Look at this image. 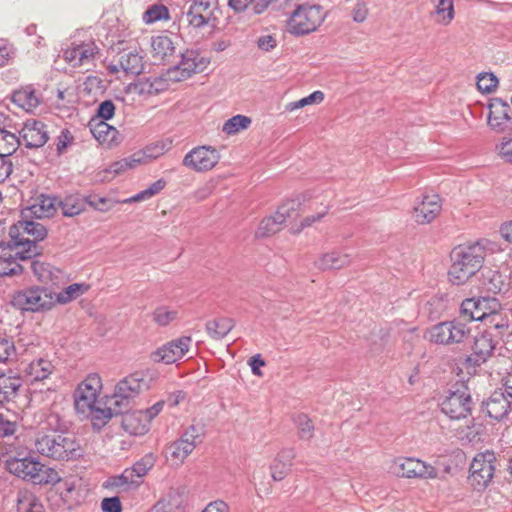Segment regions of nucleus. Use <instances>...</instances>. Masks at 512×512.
Returning <instances> with one entry per match:
<instances>
[{
    "label": "nucleus",
    "instance_id": "f257e3e1",
    "mask_svg": "<svg viewBox=\"0 0 512 512\" xmlns=\"http://www.w3.org/2000/svg\"><path fill=\"white\" fill-rule=\"evenodd\" d=\"M34 448L38 454L54 461L76 460L83 453L75 436L56 430L38 433Z\"/></svg>",
    "mask_w": 512,
    "mask_h": 512
},
{
    "label": "nucleus",
    "instance_id": "f03ea898",
    "mask_svg": "<svg viewBox=\"0 0 512 512\" xmlns=\"http://www.w3.org/2000/svg\"><path fill=\"white\" fill-rule=\"evenodd\" d=\"M9 235L16 247L15 258L30 260L42 253L39 242L47 236L46 227L35 220H21L10 227Z\"/></svg>",
    "mask_w": 512,
    "mask_h": 512
},
{
    "label": "nucleus",
    "instance_id": "7ed1b4c3",
    "mask_svg": "<svg viewBox=\"0 0 512 512\" xmlns=\"http://www.w3.org/2000/svg\"><path fill=\"white\" fill-rule=\"evenodd\" d=\"M5 466L9 473L33 484H55L60 481V476L54 468L47 467L32 455L9 457L5 461Z\"/></svg>",
    "mask_w": 512,
    "mask_h": 512
},
{
    "label": "nucleus",
    "instance_id": "20e7f679",
    "mask_svg": "<svg viewBox=\"0 0 512 512\" xmlns=\"http://www.w3.org/2000/svg\"><path fill=\"white\" fill-rule=\"evenodd\" d=\"M452 265L449 269L450 281L462 285L474 276L483 266L480 248L468 244L456 247L451 253Z\"/></svg>",
    "mask_w": 512,
    "mask_h": 512
},
{
    "label": "nucleus",
    "instance_id": "39448f33",
    "mask_svg": "<svg viewBox=\"0 0 512 512\" xmlns=\"http://www.w3.org/2000/svg\"><path fill=\"white\" fill-rule=\"evenodd\" d=\"M441 411L451 420L465 419L474 408L471 391L464 382H456L440 397Z\"/></svg>",
    "mask_w": 512,
    "mask_h": 512
},
{
    "label": "nucleus",
    "instance_id": "423d86ee",
    "mask_svg": "<svg viewBox=\"0 0 512 512\" xmlns=\"http://www.w3.org/2000/svg\"><path fill=\"white\" fill-rule=\"evenodd\" d=\"M471 326L461 318L442 321L429 328L427 338L442 346H459L471 338Z\"/></svg>",
    "mask_w": 512,
    "mask_h": 512
},
{
    "label": "nucleus",
    "instance_id": "0eeeda50",
    "mask_svg": "<svg viewBox=\"0 0 512 512\" xmlns=\"http://www.w3.org/2000/svg\"><path fill=\"white\" fill-rule=\"evenodd\" d=\"M14 308L25 312H45L55 306L54 291L44 286H30L14 292Z\"/></svg>",
    "mask_w": 512,
    "mask_h": 512
},
{
    "label": "nucleus",
    "instance_id": "6e6552de",
    "mask_svg": "<svg viewBox=\"0 0 512 512\" xmlns=\"http://www.w3.org/2000/svg\"><path fill=\"white\" fill-rule=\"evenodd\" d=\"M499 337L494 329L487 328L478 331L470 341V354L463 361L464 366L476 369L486 364L495 356Z\"/></svg>",
    "mask_w": 512,
    "mask_h": 512
},
{
    "label": "nucleus",
    "instance_id": "1a4fd4ad",
    "mask_svg": "<svg viewBox=\"0 0 512 512\" xmlns=\"http://www.w3.org/2000/svg\"><path fill=\"white\" fill-rule=\"evenodd\" d=\"M322 21L319 6L299 5L287 21V31L295 36L306 35L315 31Z\"/></svg>",
    "mask_w": 512,
    "mask_h": 512
},
{
    "label": "nucleus",
    "instance_id": "9d476101",
    "mask_svg": "<svg viewBox=\"0 0 512 512\" xmlns=\"http://www.w3.org/2000/svg\"><path fill=\"white\" fill-rule=\"evenodd\" d=\"M496 455L493 451L476 454L470 464L468 480L477 491L484 490L494 477L496 470Z\"/></svg>",
    "mask_w": 512,
    "mask_h": 512
},
{
    "label": "nucleus",
    "instance_id": "9b49d317",
    "mask_svg": "<svg viewBox=\"0 0 512 512\" xmlns=\"http://www.w3.org/2000/svg\"><path fill=\"white\" fill-rule=\"evenodd\" d=\"M501 309V304L494 297H473L462 301L460 315L471 321H485L488 319L493 324L494 316Z\"/></svg>",
    "mask_w": 512,
    "mask_h": 512
},
{
    "label": "nucleus",
    "instance_id": "f8f14e48",
    "mask_svg": "<svg viewBox=\"0 0 512 512\" xmlns=\"http://www.w3.org/2000/svg\"><path fill=\"white\" fill-rule=\"evenodd\" d=\"M102 389V380L97 373L89 374L80 382L74 392V406L77 413L82 414L98 404V396Z\"/></svg>",
    "mask_w": 512,
    "mask_h": 512
},
{
    "label": "nucleus",
    "instance_id": "ddd939ff",
    "mask_svg": "<svg viewBox=\"0 0 512 512\" xmlns=\"http://www.w3.org/2000/svg\"><path fill=\"white\" fill-rule=\"evenodd\" d=\"M210 59L203 56L198 50L187 49L181 54L180 62L168 71L173 81H182L192 74L203 72L209 65Z\"/></svg>",
    "mask_w": 512,
    "mask_h": 512
},
{
    "label": "nucleus",
    "instance_id": "4468645a",
    "mask_svg": "<svg viewBox=\"0 0 512 512\" xmlns=\"http://www.w3.org/2000/svg\"><path fill=\"white\" fill-rule=\"evenodd\" d=\"M480 412L493 421H512V402L505 392L495 390L481 402Z\"/></svg>",
    "mask_w": 512,
    "mask_h": 512
},
{
    "label": "nucleus",
    "instance_id": "2eb2a0df",
    "mask_svg": "<svg viewBox=\"0 0 512 512\" xmlns=\"http://www.w3.org/2000/svg\"><path fill=\"white\" fill-rule=\"evenodd\" d=\"M156 379L157 373L154 371H138L120 380L114 390L126 394L133 402L141 392L149 390Z\"/></svg>",
    "mask_w": 512,
    "mask_h": 512
},
{
    "label": "nucleus",
    "instance_id": "dca6fc26",
    "mask_svg": "<svg viewBox=\"0 0 512 512\" xmlns=\"http://www.w3.org/2000/svg\"><path fill=\"white\" fill-rule=\"evenodd\" d=\"M392 471L398 477L406 478H437L438 472L430 464L416 458H399L394 461Z\"/></svg>",
    "mask_w": 512,
    "mask_h": 512
},
{
    "label": "nucleus",
    "instance_id": "f3484780",
    "mask_svg": "<svg viewBox=\"0 0 512 512\" xmlns=\"http://www.w3.org/2000/svg\"><path fill=\"white\" fill-rule=\"evenodd\" d=\"M144 56L137 47H128L118 53L117 60L108 65L111 73L123 71L125 75L137 76L144 70Z\"/></svg>",
    "mask_w": 512,
    "mask_h": 512
},
{
    "label": "nucleus",
    "instance_id": "a211bd4d",
    "mask_svg": "<svg viewBox=\"0 0 512 512\" xmlns=\"http://www.w3.org/2000/svg\"><path fill=\"white\" fill-rule=\"evenodd\" d=\"M218 151L211 146H198L190 150L183 158L182 164L196 172L213 169L219 162Z\"/></svg>",
    "mask_w": 512,
    "mask_h": 512
},
{
    "label": "nucleus",
    "instance_id": "6ab92c4d",
    "mask_svg": "<svg viewBox=\"0 0 512 512\" xmlns=\"http://www.w3.org/2000/svg\"><path fill=\"white\" fill-rule=\"evenodd\" d=\"M19 134L21 144L29 149L43 147L49 140L48 126L37 119L25 121Z\"/></svg>",
    "mask_w": 512,
    "mask_h": 512
},
{
    "label": "nucleus",
    "instance_id": "aec40b11",
    "mask_svg": "<svg viewBox=\"0 0 512 512\" xmlns=\"http://www.w3.org/2000/svg\"><path fill=\"white\" fill-rule=\"evenodd\" d=\"M192 339L190 336H182L172 340L152 353L151 358L155 362L172 364L181 359L189 350Z\"/></svg>",
    "mask_w": 512,
    "mask_h": 512
},
{
    "label": "nucleus",
    "instance_id": "412c9836",
    "mask_svg": "<svg viewBox=\"0 0 512 512\" xmlns=\"http://www.w3.org/2000/svg\"><path fill=\"white\" fill-rule=\"evenodd\" d=\"M488 125L497 133L512 129V109L500 99L489 105Z\"/></svg>",
    "mask_w": 512,
    "mask_h": 512
},
{
    "label": "nucleus",
    "instance_id": "4be33fe9",
    "mask_svg": "<svg viewBox=\"0 0 512 512\" xmlns=\"http://www.w3.org/2000/svg\"><path fill=\"white\" fill-rule=\"evenodd\" d=\"M441 208L439 195H424L422 200L414 206L413 217L418 224H428L439 215Z\"/></svg>",
    "mask_w": 512,
    "mask_h": 512
},
{
    "label": "nucleus",
    "instance_id": "5701e85b",
    "mask_svg": "<svg viewBox=\"0 0 512 512\" xmlns=\"http://www.w3.org/2000/svg\"><path fill=\"white\" fill-rule=\"evenodd\" d=\"M11 101L26 112H33L41 103V94L33 85H25L13 91Z\"/></svg>",
    "mask_w": 512,
    "mask_h": 512
},
{
    "label": "nucleus",
    "instance_id": "b1692460",
    "mask_svg": "<svg viewBox=\"0 0 512 512\" xmlns=\"http://www.w3.org/2000/svg\"><path fill=\"white\" fill-rule=\"evenodd\" d=\"M88 127L94 138L101 144L113 145L119 143L118 130L99 118H91Z\"/></svg>",
    "mask_w": 512,
    "mask_h": 512
},
{
    "label": "nucleus",
    "instance_id": "393cba45",
    "mask_svg": "<svg viewBox=\"0 0 512 512\" xmlns=\"http://www.w3.org/2000/svg\"><path fill=\"white\" fill-rule=\"evenodd\" d=\"M122 428L130 435H144L150 429V424L141 410L126 412L121 418Z\"/></svg>",
    "mask_w": 512,
    "mask_h": 512
},
{
    "label": "nucleus",
    "instance_id": "a878e982",
    "mask_svg": "<svg viewBox=\"0 0 512 512\" xmlns=\"http://www.w3.org/2000/svg\"><path fill=\"white\" fill-rule=\"evenodd\" d=\"M21 387L22 379L19 376L0 373V405L13 402Z\"/></svg>",
    "mask_w": 512,
    "mask_h": 512
},
{
    "label": "nucleus",
    "instance_id": "bb28decb",
    "mask_svg": "<svg viewBox=\"0 0 512 512\" xmlns=\"http://www.w3.org/2000/svg\"><path fill=\"white\" fill-rule=\"evenodd\" d=\"M483 285L493 294L506 293L510 288V280L501 271L488 269L483 272Z\"/></svg>",
    "mask_w": 512,
    "mask_h": 512
},
{
    "label": "nucleus",
    "instance_id": "cd10ccee",
    "mask_svg": "<svg viewBox=\"0 0 512 512\" xmlns=\"http://www.w3.org/2000/svg\"><path fill=\"white\" fill-rule=\"evenodd\" d=\"M55 366L46 358H38L31 361L24 368V373L29 381H43L47 379L54 371Z\"/></svg>",
    "mask_w": 512,
    "mask_h": 512
},
{
    "label": "nucleus",
    "instance_id": "c85d7f7f",
    "mask_svg": "<svg viewBox=\"0 0 512 512\" xmlns=\"http://www.w3.org/2000/svg\"><path fill=\"white\" fill-rule=\"evenodd\" d=\"M96 53L93 42L75 46L65 51V59L73 66H81L90 62Z\"/></svg>",
    "mask_w": 512,
    "mask_h": 512
},
{
    "label": "nucleus",
    "instance_id": "c756f323",
    "mask_svg": "<svg viewBox=\"0 0 512 512\" xmlns=\"http://www.w3.org/2000/svg\"><path fill=\"white\" fill-rule=\"evenodd\" d=\"M152 57L155 61L165 62L173 56L175 47L167 35L154 36L151 39Z\"/></svg>",
    "mask_w": 512,
    "mask_h": 512
},
{
    "label": "nucleus",
    "instance_id": "7c9ffc66",
    "mask_svg": "<svg viewBox=\"0 0 512 512\" xmlns=\"http://www.w3.org/2000/svg\"><path fill=\"white\" fill-rule=\"evenodd\" d=\"M58 207V198L41 194L35 199V202L30 206V211L36 218H49L52 217Z\"/></svg>",
    "mask_w": 512,
    "mask_h": 512
},
{
    "label": "nucleus",
    "instance_id": "2f4dec72",
    "mask_svg": "<svg viewBox=\"0 0 512 512\" xmlns=\"http://www.w3.org/2000/svg\"><path fill=\"white\" fill-rule=\"evenodd\" d=\"M30 268L38 281L45 284H56L62 274L60 269L39 260H32Z\"/></svg>",
    "mask_w": 512,
    "mask_h": 512
},
{
    "label": "nucleus",
    "instance_id": "473e14b6",
    "mask_svg": "<svg viewBox=\"0 0 512 512\" xmlns=\"http://www.w3.org/2000/svg\"><path fill=\"white\" fill-rule=\"evenodd\" d=\"M85 206V196L79 193L69 194L61 200L58 199V207L65 217H74L81 214L85 210Z\"/></svg>",
    "mask_w": 512,
    "mask_h": 512
},
{
    "label": "nucleus",
    "instance_id": "72a5a7b5",
    "mask_svg": "<svg viewBox=\"0 0 512 512\" xmlns=\"http://www.w3.org/2000/svg\"><path fill=\"white\" fill-rule=\"evenodd\" d=\"M17 512H45V509L34 493L20 490L17 494Z\"/></svg>",
    "mask_w": 512,
    "mask_h": 512
},
{
    "label": "nucleus",
    "instance_id": "f704fd0d",
    "mask_svg": "<svg viewBox=\"0 0 512 512\" xmlns=\"http://www.w3.org/2000/svg\"><path fill=\"white\" fill-rule=\"evenodd\" d=\"M351 262V258L348 254L332 251L323 254L321 258L316 262V266L321 270L328 269H341Z\"/></svg>",
    "mask_w": 512,
    "mask_h": 512
},
{
    "label": "nucleus",
    "instance_id": "c9c22d12",
    "mask_svg": "<svg viewBox=\"0 0 512 512\" xmlns=\"http://www.w3.org/2000/svg\"><path fill=\"white\" fill-rule=\"evenodd\" d=\"M235 323L233 319L221 317L209 320L206 323V331L208 335L214 340L223 339L233 329Z\"/></svg>",
    "mask_w": 512,
    "mask_h": 512
},
{
    "label": "nucleus",
    "instance_id": "e433bc0d",
    "mask_svg": "<svg viewBox=\"0 0 512 512\" xmlns=\"http://www.w3.org/2000/svg\"><path fill=\"white\" fill-rule=\"evenodd\" d=\"M83 416L89 417L93 429L100 431L113 416H116L110 406L101 408L98 405L94 406L91 411L82 413Z\"/></svg>",
    "mask_w": 512,
    "mask_h": 512
},
{
    "label": "nucleus",
    "instance_id": "4c0bfd02",
    "mask_svg": "<svg viewBox=\"0 0 512 512\" xmlns=\"http://www.w3.org/2000/svg\"><path fill=\"white\" fill-rule=\"evenodd\" d=\"M142 484L131 468L125 469L120 475L112 478L111 485L119 488L121 491H130L137 489Z\"/></svg>",
    "mask_w": 512,
    "mask_h": 512
},
{
    "label": "nucleus",
    "instance_id": "58836bf2",
    "mask_svg": "<svg viewBox=\"0 0 512 512\" xmlns=\"http://www.w3.org/2000/svg\"><path fill=\"white\" fill-rule=\"evenodd\" d=\"M193 448H191L189 445L184 444L180 441V438L165 448V457L168 460H172L174 463H182L188 455H190L193 452Z\"/></svg>",
    "mask_w": 512,
    "mask_h": 512
},
{
    "label": "nucleus",
    "instance_id": "ea45409f",
    "mask_svg": "<svg viewBox=\"0 0 512 512\" xmlns=\"http://www.w3.org/2000/svg\"><path fill=\"white\" fill-rule=\"evenodd\" d=\"M20 144V136L6 129H0V156L10 158Z\"/></svg>",
    "mask_w": 512,
    "mask_h": 512
},
{
    "label": "nucleus",
    "instance_id": "a19ab883",
    "mask_svg": "<svg viewBox=\"0 0 512 512\" xmlns=\"http://www.w3.org/2000/svg\"><path fill=\"white\" fill-rule=\"evenodd\" d=\"M89 286L82 283H73L66 288H64L61 292H54L55 305L57 303L66 304L82 294H84L88 290Z\"/></svg>",
    "mask_w": 512,
    "mask_h": 512
},
{
    "label": "nucleus",
    "instance_id": "79ce46f5",
    "mask_svg": "<svg viewBox=\"0 0 512 512\" xmlns=\"http://www.w3.org/2000/svg\"><path fill=\"white\" fill-rule=\"evenodd\" d=\"M16 358L17 352L12 337L0 331V363L8 364Z\"/></svg>",
    "mask_w": 512,
    "mask_h": 512
},
{
    "label": "nucleus",
    "instance_id": "37998d69",
    "mask_svg": "<svg viewBox=\"0 0 512 512\" xmlns=\"http://www.w3.org/2000/svg\"><path fill=\"white\" fill-rule=\"evenodd\" d=\"M205 434V428L200 424H192L188 426L180 437V441L195 449L197 445L202 443Z\"/></svg>",
    "mask_w": 512,
    "mask_h": 512
},
{
    "label": "nucleus",
    "instance_id": "c03bdc74",
    "mask_svg": "<svg viewBox=\"0 0 512 512\" xmlns=\"http://www.w3.org/2000/svg\"><path fill=\"white\" fill-rule=\"evenodd\" d=\"M293 422L297 428V434L301 440H310L314 435V424L312 420L303 413L293 416Z\"/></svg>",
    "mask_w": 512,
    "mask_h": 512
},
{
    "label": "nucleus",
    "instance_id": "a18cd8bd",
    "mask_svg": "<svg viewBox=\"0 0 512 512\" xmlns=\"http://www.w3.org/2000/svg\"><path fill=\"white\" fill-rule=\"evenodd\" d=\"M61 497L64 501L71 504H79L83 500V496L80 491L79 481L67 479L63 482L61 491Z\"/></svg>",
    "mask_w": 512,
    "mask_h": 512
},
{
    "label": "nucleus",
    "instance_id": "49530a36",
    "mask_svg": "<svg viewBox=\"0 0 512 512\" xmlns=\"http://www.w3.org/2000/svg\"><path fill=\"white\" fill-rule=\"evenodd\" d=\"M165 83L158 78H146L133 85V91L138 94L155 95L164 89Z\"/></svg>",
    "mask_w": 512,
    "mask_h": 512
},
{
    "label": "nucleus",
    "instance_id": "de8ad7c7",
    "mask_svg": "<svg viewBox=\"0 0 512 512\" xmlns=\"http://www.w3.org/2000/svg\"><path fill=\"white\" fill-rule=\"evenodd\" d=\"M166 186V181L164 179H158L154 183H152L148 188L140 191L134 196L123 200V203H132V202H140L147 199L152 198L154 195L158 194L162 191Z\"/></svg>",
    "mask_w": 512,
    "mask_h": 512
},
{
    "label": "nucleus",
    "instance_id": "09e8293b",
    "mask_svg": "<svg viewBox=\"0 0 512 512\" xmlns=\"http://www.w3.org/2000/svg\"><path fill=\"white\" fill-rule=\"evenodd\" d=\"M108 404L117 416L128 412L131 408L132 401L129 399V397H127L126 394H121L114 390L113 394L108 400Z\"/></svg>",
    "mask_w": 512,
    "mask_h": 512
},
{
    "label": "nucleus",
    "instance_id": "8fccbe9b",
    "mask_svg": "<svg viewBox=\"0 0 512 512\" xmlns=\"http://www.w3.org/2000/svg\"><path fill=\"white\" fill-rule=\"evenodd\" d=\"M251 124V119L244 115H235L228 119L223 125V132L228 135L235 134L241 129H246Z\"/></svg>",
    "mask_w": 512,
    "mask_h": 512
},
{
    "label": "nucleus",
    "instance_id": "3c124183",
    "mask_svg": "<svg viewBox=\"0 0 512 512\" xmlns=\"http://www.w3.org/2000/svg\"><path fill=\"white\" fill-rule=\"evenodd\" d=\"M282 223L278 222L275 215L264 218L256 231L257 237H267L280 230Z\"/></svg>",
    "mask_w": 512,
    "mask_h": 512
},
{
    "label": "nucleus",
    "instance_id": "603ef678",
    "mask_svg": "<svg viewBox=\"0 0 512 512\" xmlns=\"http://www.w3.org/2000/svg\"><path fill=\"white\" fill-rule=\"evenodd\" d=\"M477 87L482 93L494 92L498 85V78L493 73L483 72L477 76Z\"/></svg>",
    "mask_w": 512,
    "mask_h": 512
},
{
    "label": "nucleus",
    "instance_id": "864d4df0",
    "mask_svg": "<svg viewBox=\"0 0 512 512\" xmlns=\"http://www.w3.org/2000/svg\"><path fill=\"white\" fill-rule=\"evenodd\" d=\"M300 206L298 200H288L280 205L275 213L276 219L282 224L289 218H293L296 215V211Z\"/></svg>",
    "mask_w": 512,
    "mask_h": 512
},
{
    "label": "nucleus",
    "instance_id": "5fc2aeb1",
    "mask_svg": "<svg viewBox=\"0 0 512 512\" xmlns=\"http://www.w3.org/2000/svg\"><path fill=\"white\" fill-rule=\"evenodd\" d=\"M86 205L88 204L93 209L100 212H107L111 210L117 201H114L110 198L100 197L97 195H88L85 196Z\"/></svg>",
    "mask_w": 512,
    "mask_h": 512
},
{
    "label": "nucleus",
    "instance_id": "6e6d98bb",
    "mask_svg": "<svg viewBox=\"0 0 512 512\" xmlns=\"http://www.w3.org/2000/svg\"><path fill=\"white\" fill-rule=\"evenodd\" d=\"M324 100V93L322 91H314L310 95L286 105V111H294L313 103H321Z\"/></svg>",
    "mask_w": 512,
    "mask_h": 512
},
{
    "label": "nucleus",
    "instance_id": "4d7b16f0",
    "mask_svg": "<svg viewBox=\"0 0 512 512\" xmlns=\"http://www.w3.org/2000/svg\"><path fill=\"white\" fill-rule=\"evenodd\" d=\"M187 23L194 28H202L205 25L210 24V15L202 14L201 12H195V8L190 5L187 12L184 14Z\"/></svg>",
    "mask_w": 512,
    "mask_h": 512
},
{
    "label": "nucleus",
    "instance_id": "13d9d810",
    "mask_svg": "<svg viewBox=\"0 0 512 512\" xmlns=\"http://www.w3.org/2000/svg\"><path fill=\"white\" fill-rule=\"evenodd\" d=\"M19 423L11 419L7 414L0 413V438L11 437L16 434Z\"/></svg>",
    "mask_w": 512,
    "mask_h": 512
},
{
    "label": "nucleus",
    "instance_id": "bf43d9fd",
    "mask_svg": "<svg viewBox=\"0 0 512 512\" xmlns=\"http://www.w3.org/2000/svg\"><path fill=\"white\" fill-rule=\"evenodd\" d=\"M155 458L153 454H146L139 461H137L132 467V472L141 480L154 466Z\"/></svg>",
    "mask_w": 512,
    "mask_h": 512
},
{
    "label": "nucleus",
    "instance_id": "052dcab7",
    "mask_svg": "<svg viewBox=\"0 0 512 512\" xmlns=\"http://www.w3.org/2000/svg\"><path fill=\"white\" fill-rule=\"evenodd\" d=\"M436 13L442 17L443 23H450L454 17L453 0H437Z\"/></svg>",
    "mask_w": 512,
    "mask_h": 512
},
{
    "label": "nucleus",
    "instance_id": "680f3d73",
    "mask_svg": "<svg viewBox=\"0 0 512 512\" xmlns=\"http://www.w3.org/2000/svg\"><path fill=\"white\" fill-rule=\"evenodd\" d=\"M472 244L474 247L480 248L481 255L484 260L487 254H494L502 251V248L498 242L486 238L479 239Z\"/></svg>",
    "mask_w": 512,
    "mask_h": 512
},
{
    "label": "nucleus",
    "instance_id": "e2e57ef3",
    "mask_svg": "<svg viewBox=\"0 0 512 512\" xmlns=\"http://www.w3.org/2000/svg\"><path fill=\"white\" fill-rule=\"evenodd\" d=\"M168 10L162 5H154L145 11L143 20L145 23H153L161 19L167 18Z\"/></svg>",
    "mask_w": 512,
    "mask_h": 512
},
{
    "label": "nucleus",
    "instance_id": "0e129e2a",
    "mask_svg": "<svg viewBox=\"0 0 512 512\" xmlns=\"http://www.w3.org/2000/svg\"><path fill=\"white\" fill-rule=\"evenodd\" d=\"M177 312L165 307L157 308L153 313L154 321L160 326H166L176 318Z\"/></svg>",
    "mask_w": 512,
    "mask_h": 512
},
{
    "label": "nucleus",
    "instance_id": "69168bd1",
    "mask_svg": "<svg viewBox=\"0 0 512 512\" xmlns=\"http://www.w3.org/2000/svg\"><path fill=\"white\" fill-rule=\"evenodd\" d=\"M115 114V105L112 100H105L101 102L98 107L96 114L92 118H99L102 121L111 119Z\"/></svg>",
    "mask_w": 512,
    "mask_h": 512
},
{
    "label": "nucleus",
    "instance_id": "338daca9",
    "mask_svg": "<svg viewBox=\"0 0 512 512\" xmlns=\"http://www.w3.org/2000/svg\"><path fill=\"white\" fill-rule=\"evenodd\" d=\"M271 476L274 481L283 480L291 470L288 463L274 460L270 466Z\"/></svg>",
    "mask_w": 512,
    "mask_h": 512
},
{
    "label": "nucleus",
    "instance_id": "774afa93",
    "mask_svg": "<svg viewBox=\"0 0 512 512\" xmlns=\"http://www.w3.org/2000/svg\"><path fill=\"white\" fill-rule=\"evenodd\" d=\"M11 255L5 258L3 262L0 261V276H12L22 272V266L14 260L10 261Z\"/></svg>",
    "mask_w": 512,
    "mask_h": 512
}]
</instances>
